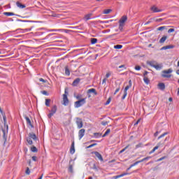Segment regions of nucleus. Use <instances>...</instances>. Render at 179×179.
<instances>
[{
	"instance_id": "obj_46",
	"label": "nucleus",
	"mask_w": 179,
	"mask_h": 179,
	"mask_svg": "<svg viewBox=\"0 0 179 179\" xmlns=\"http://www.w3.org/2000/svg\"><path fill=\"white\" fill-rule=\"evenodd\" d=\"M135 69H136V71H141V66H136Z\"/></svg>"
},
{
	"instance_id": "obj_37",
	"label": "nucleus",
	"mask_w": 179,
	"mask_h": 179,
	"mask_svg": "<svg viewBox=\"0 0 179 179\" xmlns=\"http://www.w3.org/2000/svg\"><path fill=\"white\" fill-rule=\"evenodd\" d=\"M139 163H141V161H137L134 162L133 164L130 165V167H134V166L139 164Z\"/></svg>"
},
{
	"instance_id": "obj_14",
	"label": "nucleus",
	"mask_w": 179,
	"mask_h": 179,
	"mask_svg": "<svg viewBox=\"0 0 179 179\" xmlns=\"http://www.w3.org/2000/svg\"><path fill=\"white\" fill-rule=\"evenodd\" d=\"M70 153H71V155H73V153H75V141L72 142L70 149Z\"/></svg>"
},
{
	"instance_id": "obj_20",
	"label": "nucleus",
	"mask_w": 179,
	"mask_h": 179,
	"mask_svg": "<svg viewBox=\"0 0 179 179\" xmlns=\"http://www.w3.org/2000/svg\"><path fill=\"white\" fill-rule=\"evenodd\" d=\"M87 93H94L95 96H97V92L96 91V89L92 88L87 90Z\"/></svg>"
},
{
	"instance_id": "obj_2",
	"label": "nucleus",
	"mask_w": 179,
	"mask_h": 179,
	"mask_svg": "<svg viewBox=\"0 0 179 179\" xmlns=\"http://www.w3.org/2000/svg\"><path fill=\"white\" fill-rule=\"evenodd\" d=\"M63 104L64 106H68L69 104V99H68V89L66 88L64 94H63Z\"/></svg>"
},
{
	"instance_id": "obj_19",
	"label": "nucleus",
	"mask_w": 179,
	"mask_h": 179,
	"mask_svg": "<svg viewBox=\"0 0 179 179\" xmlns=\"http://www.w3.org/2000/svg\"><path fill=\"white\" fill-rule=\"evenodd\" d=\"M80 82V78H76V80H73V86H78L79 85V83Z\"/></svg>"
},
{
	"instance_id": "obj_5",
	"label": "nucleus",
	"mask_w": 179,
	"mask_h": 179,
	"mask_svg": "<svg viewBox=\"0 0 179 179\" xmlns=\"http://www.w3.org/2000/svg\"><path fill=\"white\" fill-rule=\"evenodd\" d=\"M57 106L55 105L52 106V108L50 110V113L48 115V118H51V117H52V115H54V114H55V113H57Z\"/></svg>"
},
{
	"instance_id": "obj_52",
	"label": "nucleus",
	"mask_w": 179,
	"mask_h": 179,
	"mask_svg": "<svg viewBox=\"0 0 179 179\" xmlns=\"http://www.w3.org/2000/svg\"><path fill=\"white\" fill-rule=\"evenodd\" d=\"M108 124V122H101V125L106 126Z\"/></svg>"
},
{
	"instance_id": "obj_39",
	"label": "nucleus",
	"mask_w": 179,
	"mask_h": 179,
	"mask_svg": "<svg viewBox=\"0 0 179 179\" xmlns=\"http://www.w3.org/2000/svg\"><path fill=\"white\" fill-rule=\"evenodd\" d=\"M25 173L27 175V176H29L30 174V169H29V167H27V169L25 171Z\"/></svg>"
},
{
	"instance_id": "obj_57",
	"label": "nucleus",
	"mask_w": 179,
	"mask_h": 179,
	"mask_svg": "<svg viewBox=\"0 0 179 179\" xmlns=\"http://www.w3.org/2000/svg\"><path fill=\"white\" fill-rule=\"evenodd\" d=\"M164 159H166V157H162L158 159V162H162V160H164Z\"/></svg>"
},
{
	"instance_id": "obj_3",
	"label": "nucleus",
	"mask_w": 179,
	"mask_h": 179,
	"mask_svg": "<svg viewBox=\"0 0 179 179\" xmlns=\"http://www.w3.org/2000/svg\"><path fill=\"white\" fill-rule=\"evenodd\" d=\"M173 69H169L168 70H164L162 71V78H171V75L170 73H172Z\"/></svg>"
},
{
	"instance_id": "obj_55",
	"label": "nucleus",
	"mask_w": 179,
	"mask_h": 179,
	"mask_svg": "<svg viewBox=\"0 0 179 179\" xmlns=\"http://www.w3.org/2000/svg\"><path fill=\"white\" fill-rule=\"evenodd\" d=\"M39 82H43V83H45V82L47 81L43 78H39Z\"/></svg>"
},
{
	"instance_id": "obj_54",
	"label": "nucleus",
	"mask_w": 179,
	"mask_h": 179,
	"mask_svg": "<svg viewBox=\"0 0 179 179\" xmlns=\"http://www.w3.org/2000/svg\"><path fill=\"white\" fill-rule=\"evenodd\" d=\"M155 22H163V19H162V18L157 19V20H155Z\"/></svg>"
},
{
	"instance_id": "obj_45",
	"label": "nucleus",
	"mask_w": 179,
	"mask_h": 179,
	"mask_svg": "<svg viewBox=\"0 0 179 179\" xmlns=\"http://www.w3.org/2000/svg\"><path fill=\"white\" fill-rule=\"evenodd\" d=\"M120 89H121V88H120V87H118L116 89V90L115 91L114 95L117 94L118 93V92H120Z\"/></svg>"
},
{
	"instance_id": "obj_60",
	"label": "nucleus",
	"mask_w": 179,
	"mask_h": 179,
	"mask_svg": "<svg viewBox=\"0 0 179 179\" xmlns=\"http://www.w3.org/2000/svg\"><path fill=\"white\" fill-rule=\"evenodd\" d=\"M129 86L130 87H132V81H131V80L129 81Z\"/></svg>"
},
{
	"instance_id": "obj_12",
	"label": "nucleus",
	"mask_w": 179,
	"mask_h": 179,
	"mask_svg": "<svg viewBox=\"0 0 179 179\" xmlns=\"http://www.w3.org/2000/svg\"><path fill=\"white\" fill-rule=\"evenodd\" d=\"M151 10H152L154 12V13H156L157 12H162L163 10L159 9L155 6H153L152 7H151Z\"/></svg>"
},
{
	"instance_id": "obj_43",
	"label": "nucleus",
	"mask_w": 179,
	"mask_h": 179,
	"mask_svg": "<svg viewBox=\"0 0 179 179\" xmlns=\"http://www.w3.org/2000/svg\"><path fill=\"white\" fill-rule=\"evenodd\" d=\"M110 103H111V98H108L105 104H106V106H108V104H110Z\"/></svg>"
},
{
	"instance_id": "obj_61",
	"label": "nucleus",
	"mask_w": 179,
	"mask_h": 179,
	"mask_svg": "<svg viewBox=\"0 0 179 179\" xmlns=\"http://www.w3.org/2000/svg\"><path fill=\"white\" fill-rule=\"evenodd\" d=\"M51 16H52V17H57V14L52 13V14L51 15Z\"/></svg>"
},
{
	"instance_id": "obj_51",
	"label": "nucleus",
	"mask_w": 179,
	"mask_h": 179,
	"mask_svg": "<svg viewBox=\"0 0 179 179\" xmlns=\"http://www.w3.org/2000/svg\"><path fill=\"white\" fill-rule=\"evenodd\" d=\"M120 177H122V175H119V176H114L113 178L117 179V178H120Z\"/></svg>"
},
{
	"instance_id": "obj_13",
	"label": "nucleus",
	"mask_w": 179,
	"mask_h": 179,
	"mask_svg": "<svg viewBox=\"0 0 179 179\" xmlns=\"http://www.w3.org/2000/svg\"><path fill=\"white\" fill-rule=\"evenodd\" d=\"M147 64H148V65H150V66L155 68V66L157 64V62L156 61H149V62H147Z\"/></svg>"
},
{
	"instance_id": "obj_21",
	"label": "nucleus",
	"mask_w": 179,
	"mask_h": 179,
	"mask_svg": "<svg viewBox=\"0 0 179 179\" xmlns=\"http://www.w3.org/2000/svg\"><path fill=\"white\" fill-rule=\"evenodd\" d=\"M157 71H160V69H162V68H163V66L162 64H159L157 63V64H155V67Z\"/></svg>"
},
{
	"instance_id": "obj_58",
	"label": "nucleus",
	"mask_w": 179,
	"mask_h": 179,
	"mask_svg": "<svg viewBox=\"0 0 179 179\" xmlns=\"http://www.w3.org/2000/svg\"><path fill=\"white\" fill-rule=\"evenodd\" d=\"M17 20V22H31V21H29V20Z\"/></svg>"
},
{
	"instance_id": "obj_47",
	"label": "nucleus",
	"mask_w": 179,
	"mask_h": 179,
	"mask_svg": "<svg viewBox=\"0 0 179 179\" xmlns=\"http://www.w3.org/2000/svg\"><path fill=\"white\" fill-rule=\"evenodd\" d=\"M42 94H44L45 96H48V92L47 91H41Z\"/></svg>"
},
{
	"instance_id": "obj_41",
	"label": "nucleus",
	"mask_w": 179,
	"mask_h": 179,
	"mask_svg": "<svg viewBox=\"0 0 179 179\" xmlns=\"http://www.w3.org/2000/svg\"><path fill=\"white\" fill-rule=\"evenodd\" d=\"M130 87H131L130 86L127 85V86L125 87V88H124V93H127V92L129 90Z\"/></svg>"
},
{
	"instance_id": "obj_16",
	"label": "nucleus",
	"mask_w": 179,
	"mask_h": 179,
	"mask_svg": "<svg viewBox=\"0 0 179 179\" xmlns=\"http://www.w3.org/2000/svg\"><path fill=\"white\" fill-rule=\"evenodd\" d=\"M3 15H4L5 16H19V15H16L13 13H8V12H4Z\"/></svg>"
},
{
	"instance_id": "obj_9",
	"label": "nucleus",
	"mask_w": 179,
	"mask_h": 179,
	"mask_svg": "<svg viewBox=\"0 0 179 179\" xmlns=\"http://www.w3.org/2000/svg\"><path fill=\"white\" fill-rule=\"evenodd\" d=\"M85 132H86V130L85 129H81L78 131V137L79 139H82L85 136Z\"/></svg>"
},
{
	"instance_id": "obj_38",
	"label": "nucleus",
	"mask_w": 179,
	"mask_h": 179,
	"mask_svg": "<svg viewBox=\"0 0 179 179\" xmlns=\"http://www.w3.org/2000/svg\"><path fill=\"white\" fill-rule=\"evenodd\" d=\"M129 148V145H128L127 146H126L124 148H123L122 150L120 151V153H124V152H125V150H127V149Z\"/></svg>"
},
{
	"instance_id": "obj_15",
	"label": "nucleus",
	"mask_w": 179,
	"mask_h": 179,
	"mask_svg": "<svg viewBox=\"0 0 179 179\" xmlns=\"http://www.w3.org/2000/svg\"><path fill=\"white\" fill-rule=\"evenodd\" d=\"M16 5L17 6V8H20V9H24V8H26V6L24 4H22L20 2L17 1L16 2Z\"/></svg>"
},
{
	"instance_id": "obj_24",
	"label": "nucleus",
	"mask_w": 179,
	"mask_h": 179,
	"mask_svg": "<svg viewBox=\"0 0 179 179\" xmlns=\"http://www.w3.org/2000/svg\"><path fill=\"white\" fill-rule=\"evenodd\" d=\"M90 17H92V14H87L85 17L84 19L87 22V20H90Z\"/></svg>"
},
{
	"instance_id": "obj_29",
	"label": "nucleus",
	"mask_w": 179,
	"mask_h": 179,
	"mask_svg": "<svg viewBox=\"0 0 179 179\" xmlns=\"http://www.w3.org/2000/svg\"><path fill=\"white\" fill-rule=\"evenodd\" d=\"M158 31H163V30H166V26L159 27L157 29Z\"/></svg>"
},
{
	"instance_id": "obj_63",
	"label": "nucleus",
	"mask_w": 179,
	"mask_h": 179,
	"mask_svg": "<svg viewBox=\"0 0 179 179\" xmlns=\"http://www.w3.org/2000/svg\"><path fill=\"white\" fill-rule=\"evenodd\" d=\"M106 82H107V79L104 78V79L102 80V83L104 84V83H106Z\"/></svg>"
},
{
	"instance_id": "obj_48",
	"label": "nucleus",
	"mask_w": 179,
	"mask_h": 179,
	"mask_svg": "<svg viewBox=\"0 0 179 179\" xmlns=\"http://www.w3.org/2000/svg\"><path fill=\"white\" fill-rule=\"evenodd\" d=\"M127 94H128V92H124L123 96L122 97V100H124L127 97Z\"/></svg>"
},
{
	"instance_id": "obj_11",
	"label": "nucleus",
	"mask_w": 179,
	"mask_h": 179,
	"mask_svg": "<svg viewBox=\"0 0 179 179\" xmlns=\"http://www.w3.org/2000/svg\"><path fill=\"white\" fill-rule=\"evenodd\" d=\"M160 145H162L161 143H159L157 144V146H155L150 152L149 155H152V153H155V152H156V150H157V149H159V148H160Z\"/></svg>"
},
{
	"instance_id": "obj_64",
	"label": "nucleus",
	"mask_w": 179,
	"mask_h": 179,
	"mask_svg": "<svg viewBox=\"0 0 179 179\" xmlns=\"http://www.w3.org/2000/svg\"><path fill=\"white\" fill-rule=\"evenodd\" d=\"M177 75H179V69L176 71Z\"/></svg>"
},
{
	"instance_id": "obj_40",
	"label": "nucleus",
	"mask_w": 179,
	"mask_h": 179,
	"mask_svg": "<svg viewBox=\"0 0 179 179\" xmlns=\"http://www.w3.org/2000/svg\"><path fill=\"white\" fill-rule=\"evenodd\" d=\"M124 25L123 24H120L119 25V30H120L121 31H122V29H124Z\"/></svg>"
},
{
	"instance_id": "obj_10",
	"label": "nucleus",
	"mask_w": 179,
	"mask_h": 179,
	"mask_svg": "<svg viewBox=\"0 0 179 179\" xmlns=\"http://www.w3.org/2000/svg\"><path fill=\"white\" fill-rule=\"evenodd\" d=\"M25 120L27 121V125H29L31 128H34V126L31 124V120H30V118L27 116H25Z\"/></svg>"
},
{
	"instance_id": "obj_42",
	"label": "nucleus",
	"mask_w": 179,
	"mask_h": 179,
	"mask_svg": "<svg viewBox=\"0 0 179 179\" xmlns=\"http://www.w3.org/2000/svg\"><path fill=\"white\" fill-rule=\"evenodd\" d=\"M96 145H97V143L91 144L90 145L87 147V149H90V148H93L94 146H96Z\"/></svg>"
},
{
	"instance_id": "obj_49",
	"label": "nucleus",
	"mask_w": 179,
	"mask_h": 179,
	"mask_svg": "<svg viewBox=\"0 0 179 179\" xmlns=\"http://www.w3.org/2000/svg\"><path fill=\"white\" fill-rule=\"evenodd\" d=\"M173 31H176V29H169L168 30V33H173Z\"/></svg>"
},
{
	"instance_id": "obj_36",
	"label": "nucleus",
	"mask_w": 179,
	"mask_h": 179,
	"mask_svg": "<svg viewBox=\"0 0 179 179\" xmlns=\"http://www.w3.org/2000/svg\"><path fill=\"white\" fill-rule=\"evenodd\" d=\"M95 138H100L101 136V133H94Z\"/></svg>"
},
{
	"instance_id": "obj_7",
	"label": "nucleus",
	"mask_w": 179,
	"mask_h": 179,
	"mask_svg": "<svg viewBox=\"0 0 179 179\" xmlns=\"http://www.w3.org/2000/svg\"><path fill=\"white\" fill-rule=\"evenodd\" d=\"M127 20H128V17H127V15H123L119 20V23L120 24L125 25V22H127Z\"/></svg>"
},
{
	"instance_id": "obj_35",
	"label": "nucleus",
	"mask_w": 179,
	"mask_h": 179,
	"mask_svg": "<svg viewBox=\"0 0 179 179\" xmlns=\"http://www.w3.org/2000/svg\"><path fill=\"white\" fill-rule=\"evenodd\" d=\"M166 135H169V132H165L162 134L161 136L158 137V139H161V138H164V136H166Z\"/></svg>"
},
{
	"instance_id": "obj_22",
	"label": "nucleus",
	"mask_w": 179,
	"mask_h": 179,
	"mask_svg": "<svg viewBox=\"0 0 179 179\" xmlns=\"http://www.w3.org/2000/svg\"><path fill=\"white\" fill-rule=\"evenodd\" d=\"M166 40H167V36H164L159 40L160 44H163V43H164V41H166Z\"/></svg>"
},
{
	"instance_id": "obj_28",
	"label": "nucleus",
	"mask_w": 179,
	"mask_h": 179,
	"mask_svg": "<svg viewBox=\"0 0 179 179\" xmlns=\"http://www.w3.org/2000/svg\"><path fill=\"white\" fill-rule=\"evenodd\" d=\"M50 103H51V99H45V104L46 107H50Z\"/></svg>"
},
{
	"instance_id": "obj_30",
	"label": "nucleus",
	"mask_w": 179,
	"mask_h": 179,
	"mask_svg": "<svg viewBox=\"0 0 179 179\" xmlns=\"http://www.w3.org/2000/svg\"><path fill=\"white\" fill-rule=\"evenodd\" d=\"M114 48H115V50H121V48H122V45H115L114 46Z\"/></svg>"
},
{
	"instance_id": "obj_33",
	"label": "nucleus",
	"mask_w": 179,
	"mask_h": 179,
	"mask_svg": "<svg viewBox=\"0 0 179 179\" xmlns=\"http://www.w3.org/2000/svg\"><path fill=\"white\" fill-rule=\"evenodd\" d=\"M149 159H151V157H145L143 159L140 160V162L142 163L143 162H146V160H149Z\"/></svg>"
},
{
	"instance_id": "obj_31",
	"label": "nucleus",
	"mask_w": 179,
	"mask_h": 179,
	"mask_svg": "<svg viewBox=\"0 0 179 179\" xmlns=\"http://www.w3.org/2000/svg\"><path fill=\"white\" fill-rule=\"evenodd\" d=\"M97 43V38H91V44H96Z\"/></svg>"
},
{
	"instance_id": "obj_59",
	"label": "nucleus",
	"mask_w": 179,
	"mask_h": 179,
	"mask_svg": "<svg viewBox=\"0 0 179 179\" xmlns=\"http://www.w3.org/2000/svg\"><path fill=\"white\" fill-rule=\"evenodd\" d=\"M110 76H111V73H107L106 75V78H110Z\"/></svg>"
},
{
	"instance_id": "obj_6",
	"label": "nucleus",
	"mask_w": 179,
	"mask_h": 179,
	"mask_svg": "<svg viewBox=\"0 0 179 179\" xmlns=\"http://www.w3.org/2000/svg\"><path fill=\"white\" fill-rule=\"evenodd\" d=\"M92 154L95 155L96 157H97V159H99V160H100L101 162H103L104 160L103 159V156H101V154H100L99 152L94 151L92 152Z\"/></svg>"
},
{
	"instance_id": "obj_50",
	"label": "nucleus",
	"mask_w": 179,
	"mask_h": 179,
	"mask_svg": "<svg viewBox=\"0 0 179 179\" xmlns=\"http://www.w3.org/2000/svg\"><path fill=\"white\" fill-rule=\"evenodd\" d=\"M92 169L93 170H96L97 171V166H96V164H93Z\"/></svg>"
},
{
	"instance_id": "obj_27",
	"label": "nucleus",
	"mask_w": 179,
	"mask_h": 179,
	"mask_svg": "<svg viewBox=\"0 0 179 179\" xmlns=\"http://www.w3.org/2000/svg\"><path fill=\"white\" fill-rule=\"evenodd\" d=\"M110 132H111V130L110 129H108L105 132V134L102 136V138H105V136H107V135H108Z\"/></svg>"
},
{
	"instance_id": "obj_26",
	"label": "nucleus",
	"mask_w": 179,
	"mask_h": 179,
	"mask_svg": "<svg viewBox=\"0 0 179 179\" xmlns=\"http://www.w3.org/2000/svg\"><path fill=\"white\" fill-rule=\"evenodd\" d=\"M113 11L111 9H106L103 10V14L104 15H108V13H110Z\"/></svg>"
},
{
	"instance_id": "obj_34",
	"label": "nucleus",
	"mask_w": 179,
	"mask_h": 179,
	"mask_svg": "<svg viewBox=\"0 0 179 179\" xmlns=\"http://www.w3.org/2000/svg\"><path fill=\"white\" fill-rule=\"evenodd\" d=\"M69 171L70 173H73V166L69 165Z\"/></svg>"
},
{
	"instance_id": "obj_8",
	"label": "nucleus",
	"mask_w": 179,
	"mask_h": 179,
	"mask_svg": "<svg viewBox=\"0 0 179 179\" xmlns=\"http://www.w3.org/2000/svg\"><path fill=\"white\" fill-rule=\"evenodd\" d=\"M77 127L80 129V128H83V122L82 121V119L78 117L76 121Z\"/></svg>"
},
{
	"instance_id": "obj_25",
	"label": "nucleus",
	"mask_w": 179,
	"mask_h": 179,
	"mask_svg": "<svg viewBox=\"0 0 179 179\" xmlns=\"http://www.w3.org/2000/svg\"><path fill=\"white\" fill-rule=\"evenodd\" d=\"M143 80L146 85H149V83H150V80L149 78H148V77H144Z\"/></svg>"
},
{
	"instance_id": "obj_18",
	"label": "nucleus",
	"mask_w": 179,
	"mask_h": 179,
	"mask_svg": "<svg viewBox=\"0 0 179 179\" xmlns=\"http://www.w3.org/2000/svg\"><path fill=\"white\" fill-rule=\"evenodd\" d=\"M174 48V45H166V46H164L161 48V50H170Z\"/></svg>"
},
{
	"instance_id": "obj_4",
	"label": "nucleus",
	"mask_w": 179,
	"mask_h": 179,
	"mask_svg": "<svg viewBox=\"0 0 179 179\" xmlns=\"http://www.w3.org/2000/svg\"><path fill=\"white\" fill-rule=\"evenodd\" d=\"M86 103V99L83 98L75 102L74 106L76 108H79Z\"/></svg>"
},
{
	"instance_id": "obj_17",
	"label": "nucleus",
	"mask_w": 179,
	"mask_h": 179,
	"mask_svg": "<svg viewBox=\"0 0 179 179\" xmlns=\"http://www.w3.org/2000/svg\"><path fill=\"white\" fill-rule=\"evenodd\" d=\"M158 87L160 90H164L166 89V85L163 83H160L158 84Z\"/></svg>"
},
{
	"instance_id": "obj_1",
	"label": "nucleus",
	"mask_w": 179,
	"mask_h": 179,
	"mask_svg": "<svg viewBox=\"0 0 179 179\" xmlns=\"http://www.w3.org/2000/svg\"><path fill=\"white\" fill-rule=\"evenodd\" d=\"M31 139H33V141H37L38 139L37 138V136H36V134H34V132L29 133L28 134V137H27V142L29 145H33V141H31Z\"/></svg>"
},
{
	"instance_id": "obj_62",
	"label": "nucleus",
	"mask_w": 179,
	"mask_h": 179,
	"mask_svg": "<svg viewBox=\"0 0 179 179\" xmlns=\"http://www.w3.org/2000/svg\"><path fill=\"white\" fill-rule=\"evenodd\" d=\"M157 135H159V131H156V132L154 134V136H157Z\"/></svg>"
},
{
	"instance_id": "obj_23",
	"label": "nucleus",
	"mask_w": 179,
	"mask_h": 179,
	"mask_svg": "<svg viewBox=\"0 0 179 179\" xmlns=\"http://www.w3.org/2000/svg\"><path fill=\"white\" fill-rule=\"evenodd\" d=\"M65 74L67 76H69V75H71V71H69V69H68V66L65 67Z\"/></svg>"
},
{
	"instance_id": "obj_53",
	"label": "nucleus",
	"mask_w": 179,
	"mask_h": 179,
	"mask_svg": "<svg viewBox=\"0 0 179 179\" xmlns=\"http://www.w3.org/2000/svg\"><path fill=\"white\" fill-rule=\"evenodd\" d=\"M32 160H33L34 162H37V157L33 156V157H32Z\"/></svg>"
},
{
	"instance_id": "obj_32",
	"label": "nucleus",
	"mask_w": 179,
	"mask_h": 179,
	"mask_svg": "<svg viewBox=\"0 0 179 179\" xmlns=\"http://www.w3.org/2000/svg\"><path fill=\"white\" fill-rule=\"evenodd\" d=\"M31 152H34V153L37 152V151H38L37 148H36V146H32L31 148Z\"/></svg>"
},
{
	"instance_id": "obj_44",
	"label": "nucleus",
	"mask_w": 179,
	"mask_h": 179,
	"mask_svg": "<svg viewBox=\"0 0 179 179\" xmlns=\"http://www.w3.org/2000/svg\"><path fill=\"white\" fill-rule=\"evenodd\" d=\"M3 120L4 122V125H6V115H3Z\"/></svg>"
},
{
	"instance_id": "obj_56",
	"label": "nucleus",
	"mask_w": 179,
	"mask_h": 179,
	"mask_svg": "<svg viewBox=\"0 0 179 179\" xmlns=\"http://www.w3.org/2000/svg\"><path fill=\"white\" fill-rule=\"evenodd\" d=\"M148 73H149V72H148V71H146L144 72V73H143L144 78L147 77Z\"/></svg>"
}]
</instances>
